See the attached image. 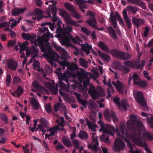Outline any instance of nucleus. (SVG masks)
<instances>
[{
    "instance_id": "obj_1",
    "label": "nucleus",
    "mask_w": 153,
    "mask_h": 153,
    "mask_svg": "<svg viewBox=\"0 0 153 153\" xmlns=\"http://www.w3.org/2000/svg\"><path fill=\"white\" fill-rule=\"evenodd\" d=\"M130 117V119L127 121L126 125L128 128L131 130L132 132L128 133L125 126L123 124L120 126V133L117 129L115 132L118 136L124 139L127 143L128 146L131 149L129 151L131 153H140L136 151L133 152V148L134 145L131 144L127 138L130 139L134 143L140 146H146V143L142 141L141 137V131L145 130V128L142 123L137 119L136 115H131Z\"/></svg>"
},
{
    "instance_id": "obj_2",
    "label": "nucleus",
    "mask_w": 153,
    "mask_h": 153,
    "mask_svg": "<svg viewBox=\"0 0 153 153\" xmlns=\"http://www.w3.org/2000/svg\"><path fill=\"white\" fill-rule=\"evenodd\" d=\"M62 22L61 20H59L57 24L58 26L56 30V32L58 34L57 37L59 39L60 42L63 45H66L67 47L71 46L76 50L78 49L70 43V39L71 40L74 44H77L79 45H82V41L79 37L76 36L74 38L72 37L70 33L72 31V29L70 26H66V28L64 27V25L63 24V27L61 28V24Z\"/></svg>"
},
{
    "instance_id": "obj_3",
    "label": "nucleus",
    "mask_w": 153,
    "mask_h": 153,
    "mask_svg": "<svg viewBox=\"0 0 153 153\" xmlns=\"http://www.w3.org/2000/svg\"><path fill=\"white\" fill-rule=\"evenodd\" d=\"M42 33V36H39L36 39V36L35 35H30L29 33H22V38L25 40H30L32 44L37 45L39 44L41 47V50L42 52H46V49L45 48L43 43L44 42H47L50 39V33L48 28L46 27H44L42 28H40L38 34L41 35Z\"/></svg>"
},
{
    "instance_id": "obj_4",
    "label": "nucleus",
    "mask_w": 153,
    "mask_h": 153,
    "mask_svg": "<svg viewBox=\"0 0 153 153\" xmlns=\"http://www.w3.org/2000/svg\"><path fill=\"white\" fill-rule=\"evenodd\" d=\"M58 76L59 80L58 85L60 88L65 91H69L70 85L68 79L69 76L67 73H64L63 74H59Z\"/></svg>"
},
{
    "instance_id": "obj_5",
    "label": "nucleus",
    "mask_w": 153,
    "mask_h": 153,
    "mask_svg": "<svg viewBox=\"0 0 153 153\" xmlns=\"http://www.w3.org/2000/svg\"><path fill=\"white\" fill-rule=\"evenodd\" d=\"M46 49V52H44L45 53V56L48 59V62L50 63L53 67L56 66L55 64L54 63V61L58 60L60 58V56L55 52L52 51L51 48H48Z\"/></svg>"
},
{
    "instance_id": "obj_6",
    "label": "nucleus",
    "mask_w": 153,
    "mask_h": 153,
    "mask_svg": "<svg viewBox=\"0 0 153 153\" xmlns=\"http://www.w3.org/2000/svg\"><path fill=\"white\" fill-rule=\"evenodd\" d=\"M102 129L103 134L102 136H100V139L101 141L109 143L110 141L108 134L114 135L115 129L113 126L108 125H107V129L102 128Z\"/></svg>"
},
{
    "instance_id": "obj_7",
    "label": "nucleus",
    "mask_w": 153,
    "mask_h": 153,
    "mask_svg": "<svg viewBox=\"0 0 153 153\" xmlns=\"http://www.w3.org/2000/svg\"><path fill=\"white\" fill-rule=\"evenodd\" d=\"M92 141L90 144L88 145V147L94 151L95 153H101V151L98 146L99 143L96 133H92Z\"/></svg>"
},
{
    "instance_id": "obj_8",
    "label": "nucleus",
    "mask_w": 153,
    "mask_h": 153,
    "mask_svg": "<svg viewBox=\"0 0 153 153\" xmlns=\"http://www.w3.org/2000/svg\"><path fill=\"white\" fill-rule=\"evenodd\" d=\"M110 53L112 55L123 60H127L130 59L131 57V56L127 53L122 52L114 49L111 50Z\"/></svg>"
},
{
    "instance_id": "obj_9",
    "label": "nucleus",
    "mask_w": 153,
    "mask_h": 153,
    "mask_svg": "<svg viewBox=\"0 0 153 153\" xmlns=\"http://www.w3.org/2000/svg\"><path fill=\"white\" fill-rule=\"evenodd\" d=\"M76 77H77L79 81L82 82L84 85L87 86L89 85L90 83L89 78L88 76V75L85 74L84 71L82 69L80 71H77L76 75Z\"/></svg>"
},
{
    "instance_id": "obj_10",
    "label": "nucleus",
    "mask_w": 153,
    "mask_h": 153,
    "mask_svg": "<svg viewBox=\"0 0 153 153\" xmlns=\"http://www.w3.org/2000/svg\"><path fill=\"white\" fill-rule=\"evenodd\" d=\"M133 95L137 103L144 107V108L143 109L146 111L148 110L142 93L140 91H137L134 93Z\"/></svg>"
},
{
    "instance_id": "obj_11",
    "label": "nucleus",
    "mask_w": 153,
    "mask_h": 153,
    "mask_svg": "<svg viewBox=\"0 0 153 153\" xmlns=\"http://www.w3.org/2000/svg\"><path fill=\"white\" fill-rule=\"evenodd\" d=\"M64 122L65 120L63 117H60L59 119H57L56 120V122L58 125H55L54 126L48 129L47 131H50L51 135L53 136L57 133V131L59 129V126L62 127L63 126Z\"/></svg>"
},
{
    "instance_id": "obj_12",
    "label": "nucleus",
    "mask_w": 153,
    "mask_h": 153,
    "mask_svg": "<svg viewBox=\"0 0 153 153\" xmlns=\"http://www.w3.org/2000/svg\"><path fill=\"white\" fill-rule=\"evenodd\" d=\"M85 15L86 16L89 15L91 17V19L87 20L86 22L91 27L98 30H103V28H102L101 29L97 28V22L96 20L94 14L91 11H88Z\"/></svg>"
},
{
    "instance_id": "obj_13",
    "label": "nucleus",
    "mask_w": 153,
    "mask_h": 153,
    "mask_svg": "<svg viewBox=\"0 0 153 153\" xmlns=\"http://www.w3.org/2000/svg\"><path fill=\"white\" fill-rule=\"evenodd\" d=\"M38 120L39 121L40 124L37 125L38 127L36 128V131L39 130L43 133L42 134H44L47 128H49V123L47 120L43 118L38 119Z\"/></svg>"
},
{
    "instance_id": "obj_14",
    "label": "nucleus",
    "mask_w": 153,
    "mask_h": 153,
    "mask_svg": "<svg viewBox=\"0 0 153 153\" xmlns=\"http://www.w3.org/2000/svg\"><path fill=\"white\" fill-rule=\"evenodd\" d=\"M56 8L55 4L51 7L50 6L49 8L47 10V14L48 15V17H51V19L53 22L57 20V18L56 16Z\"/></svg>"
},
{
    "instance_id": "obj_15",
    "label": "nucleus",
    "mask_w": 153,
    "mask_h": 153,
    "mask_svg": "<svg viewBox=\"0 0 153 153\" xmlns=\"http://www.w3.org/2000/svg\"><path fill=\"white\" fill-rule=\"evenodd\" d=\"M125 146L124 143L119 138L116 139L114 145L113 147V149L116 152L123 150Z\"/></svg>"
},
{
    "instance_id": "obj_16",
    "label": "nucleus",
    "mask_w": 153,
    "mask_h": 153,
    "mask_svg": "<svg viewBox=\"0 0 153 153\" xmlns=\"http://www.w3.org/2000/svg\"><path fill=\"white\" fill-rule=\"evenodd\" d=\"M146 62L144 60H142L141 62V66L140 64V62H137L134 63V64L131 61H128L124 62V64L126 67H130L131 68H135L136 69H143V66L145 65Z\"/></svg>"
},
{
    "instance_id": "obj_17",
    "label": "nucleus",
    "mask_w": 153,
    "mask_h": 153,
    "mask_svg": "<svg viewBox=\"0 0 153 153\" xmlns=\"http://www.w3.org/2000/svg\"><path fill=\"white\" fill-rule=\"evenodd\" d=\"M115 78L116 81H113L112 83L113 85L115 87L118 91L120 93H122L123 91V88L124 86L123 83L119 81L118 79L119 78V75H118L117 73L115 72Z\"/></svg>"
},
{
    "instance_id": "obj_18",
    "label": "nucleus",
    "mask_w": 153,
    "mask_h": 153,
    "mask_svg": "<svg viewBox=\"0 0 153 153\" xmlns=\"http://www.w3.org/2000/svg\"><path fill=\"white\" fill-rule=\"evenodd\" d=\"M34 44V45L32 46L31 48L30 49L32 55V58L30 60L29 63L32 62H33V60H34L35 57L39 56V49L37 48V45H38L41 48V47L38 44L37 45Z\"/></svg>"
},
{
    "instance_id": "obj_19",
    "label": "nucleus",
    "mask_w": 153,
    "mask_h": 153,
    "mask_svg": "<svg viewBox=\"0 0 153 153\" xmlns=\"http://www.w3.org/2000/svg\"><path fill=\"white\" fill-rule=\"evenodd\" d=\"M62 16L65 19V22L67 24H70L71 25L76 26H80V25L78 24L77 22H75L70 19V16L68 14L67 12L65 11H63L62 12Z\"/></svg>"
},
{
    "instance_id": "obj_20",
    "label": "nucleus",
    "mask_w": 153,
    "mask_h": 153,
    "mask_svg": "<svg viewBox=\"0 0 153 153\" xmlns=\"http://www.w3.org/2000/svg\"><path fill=\"white\" fill-rule=\"evenodd\" d=\"M62 16L65 19V22L67 24H70L71 25L76 26H80V25L78 24L77 22H75L70 19V16L68 14L67 12L65 11H63L62 12Z\"/></svg>"
},
{
    "instance_id": "obj_21",
    "label": "nucleus",
    "mask_w": 153,
    "mask_h": 153,
    "mask_svg": "<svg viewBox=\"0 0 153 153\" xmlns=\"http://www.w3.org/2000/svg\"><path fill=\"white\" fill-rule=\"evenodd\" d=\"M59 64L62 66H68V69L69 70L74 71L77 70L78 68L76 64L74 63H72L69 65V62L66 61H59Z\"/></svg>"
},
{
    "instance_id": "obj_22",
    "label": "nucleus",
    "mask_w": 153,
    "mask_h": 153,
    "mask_svg": "<svg viewBox=\"0 0 153 153\" xmlns=\"http://www.w3.org/2000/svg\"><path fill=\"white\" fill-rule=\"evenodd\" d=\"M32 86L35 88L38 91L41 92L42 94L48 93V91L44 87L41 86L39 83L37 81H34L32 84Z\"/></svg>"
},
{
    "instance_id": "obj_23",
    "label": "nucleus",
    "mask_w": 153,
    "mask_h": 153,
    "mask_svg": "<svg viewBox=\"0 0 153 153\" xmlns=\"http://www.w3.org/2000/svg\"><path fill=\"white\" fill-rule=\"evenodd\" d=\"M90 88L89 89L88 93L91 95V97L96 99L99 96V94L98 92L95 89V87L91 84L89 85Z\"/></svg>"
},
{
    "instance_id": "obj_24",
    "label": "nucleus",
    "mask_w": 153,
    "mask_h": 153,
    "mask_svg": "<svg viewBox=\"0 0 153 153\" xmlns=\"http://www.w3.org/2000/svg\"><path fill=\"white\" fill-rule=\"evenodd\" d=\"M127 1L129 4H137L143 9H146L145 3L141 0H127Z\"/></svg>"
},
{
    "instance_id": "obj_25",
    "label": "nucleus",
    "mask_w": 153,
    "mask_h": 153,
    "mask_svg": "<svg viewBox=\"0 0 153 153\" xmlns=\"http://www.w3.org/2000/svg\"><path fill=\"white\" fill-rule=\"evenodd\" d=\"M132 21L134 26L137 27H139L140 26L142 25L145 22V20L141 18H137L134 17L132 18Z\"/></svg>"
},
{
    "instance_id": "obj_26",
    "label": "nucleus",
    "mask_w": 153,
    "mask_h": 153,
    "mask_svg": "<svg viewBox=\"0 0 153 153\" xmlns=\"http://www.w3.org/2000/svg\"><path fill=\"white\" fill-rule=\"evenodd\" d=\"M7 65L9 68L13 71H15L17 69L18 64L16 61L13 59H10L8 61Z\"/></svg>"
},
{
    "instance_id": "obj_27",
    "label": "nucleus",
    "mask_w": 153,
    "mask_h": 153,
    "mask_svg": "<svg viewBox=\"0 0 153 153\" xmlns=\"http://www.w3.org/2000/svg\"><path fill=\"white\" fill-rule=\"evenodd\" d=\"M56 49L62 56L61 57L60 56V58L61 59L66 61V58L68 57V53L67 51L62 47L59 46L57 47Z\"/></svg>"
},
{
    "instance_id": "obj_28",
    "label": "nucleus",
    "mask_w": 153,
    "mask_h": 153,
    "mask_svg": "<svg viewBox=\"0 0 153 153\" xmlns=\"http://www.w3.org/2000/svg\"><path fill=\"white\" fill-rule=\"evenodd\" d=\"M45 85L47 86L49 90L52 91L54 94H56L58 92V89L57 88L58 84H56V88L53 85H52L50 83L46 82L45 83Z\"/></svg>"
},
{
    "instance_id": "obj_29",
    "label": "nucleus",
    "mask_w": 153,
    "mask_h": 153,
    "mask_svg": "<svg viewBox=\"0 0 153 153\" xmlns=\"http://www.w3.org/2000/svg\"><path fill=\"white\" fill-rule=\"evenodd\" d=\"M123 15L126 25L129 28H130L131 27V20L128 18L126 10H124L123 11Z\"/></svg>"
},
{
    "instance_id": "obj_30",
    "label": "nucleus",
    "mask_w": 153,
    "mask_h": 153,
    "mask_svg": "<svg viewBox=\"0 0 153 153\" xmlns=\"http://www.w3.org/2000/svg\"><path fill=\"white\" fill-rule=\"evenodd\" d=\"M26 9V7H24L22 9L20 8H15L13 10L12 14L14 16H16L23 13Z\"/></svg>"
},
{
    "instance_id": "obj_31",
    "label": "nucleus",
    "mask_w": 153,
    "mask_h": 153,
    "mask_svg": "<svg viewBox=\"0 0 153 153\" xmlns=\"http://www.w3.org/2000/svg\"><path fill=\"white\" fill-rule=\"evenodd\" d=\"M76 2L78 4L79 8L82 10V12H85V10L84 9L87 8V5L80 0H76Z\"/></svg>"
},
{
    "instance_id": "obj_32",
    "label": "nucleus",
    "mask_w": 153,
    "mask_h": 153,
    "mask_svg": "<svg viewBox=\"0 0 153 153\" xmlns=\"http://www.w3.org/2000/svg\"><path fill=\"white\" fill-rule=\"evenodd\" d=\"M98 45L99 47L103 51L106 52H110L111 50H109V49L108 46L104 42L101 41L99 42Z\"/></svg>"
},
{
    "instance_id": "obj_33",
    "label": "nucleus",
    "mask_w": 153,
    "mask_h": 153,
    "mask_svg": "<svg viewBox=\"0 0 153 153\" xmlns=\"http://www.w3.org/2000/svg\"><path fill=\"white\" fill-rule=\"evenodd\" d=\"M98 52L100 56L104 60L108 62L110 60V57L107 54L102 53L100 50L98 51Z\"/></svg>"
},
{
    "instance_id": "obj_34",
    "label": "nucleus",
    "mask_w": 153,
    "mask_h": 153,
    "mask_svg": "<svg viewBox=\"0 0 153 153\" xmlns=\"http://www.w3.org/2000/svg\"><path fill=\"white\" fill-rule=\"evenodd\" d=\"M85 120L88 128L93 131H95L96 127V125L91 123L87 118H85Z\"/></svg>"
},
{
    "instance_id": "obj_35",
    "label": "nucleus",
    "mask_w": 153,
    "mask_h": 153,
    "mask_svg": "<svg viewBox=\"0 0 153 153\" xmlns=\"http://www.w3.org/2000/svg\"><path fill=\"white\" fill-rule=\"evenodd\" d=\"M114 113L111 111H109L108 109H107L105 110L104 115L108 120L110 121H111V115Z\"/></svg>"
},
{
    "instance_id": "obj_36",
    "label": "nucleus",
    "mask_w": 153,
    "mask_h": 153,
    "mask_svg": "<svg viewBox=\"0 0 153 153\" xmlns=\"http://www.w3.org/2000/svg\"><path fill=\"white\" fill-rule=\"evenodd\" d=\"M109 31V34L110 36L113 39H117V36L113 29L111 26H108L107 28Z\"/></svg>"
},
{
    "instance_id": "obj_37",
    "label": "nucleus",
    "mask_w": 153,
    "mask_h": 153,
    "mask_svg": "<svg viewBox=\"0 0 153 153\" xmlns=\"http://www.w3.org/2000/svg\"><path fill=\"white\" fill-rule=\"evenodd\" d=\"M109 21L110 23H112L114 28H116L118 27L117 22L114 17L113 14L112 13H111L110 15Z\"/></svg>"
},
{
    "instance_id": "obj_38",
    "label": "nucleus",
    "mask_w": 153,
    "mask_h": 153,
    "mask_svg": "<svg viewBox=\"0 0 153 153\" xmlns=\"http://www.w3.org/2000/svg\"><path fill=\"white\" fill-rule=\"evenodd\" d=\"M113 16L114 17L116 20V19L119 20V24L120 25H122L123 26H124V23L118 13L117 12H115L113 14Z\"/></svg>"
},
{
    "instance_id": "obj_39",
    "label": "nucleus",
    "mask_w": 153,
    "mask_h": 153,
    "mask_svg": "<svg viewBox=\"0 0 153 153\" xmlns=\"http://www.w3.org/2000/svg\"><path fill=\"white\" fill-rule=\"evenodd\" d=\"M62 141L64 144L68 147H70L71 146V143L69 139L66 137L62 138Z\"/></svg>"
},
{
    "instance_id": "obj_40",
    "label": "nucleus",
    "mask_w": 153,
    "mask_h": 153,
    "mask_svg": "<svg viewBox=\"0 0 153 153\" xmlns=\"http://www.w3.org/2000/svg\"><path fill=\"white\" fill-rule=\"evenodd\" d=\"M83 46L82 47V50L84 51L86 54H89L90 53V50L92 48L91 45H89L88 44L82 45Z\"/></svg>"
},
{
    "instance_id": "obj_41",
    "label": "nucleus",
    "mask_w": 153,
    "mask_h": 153,
    "mask_svg": "<svg viewBox=\"0 0 153 153\" xmlns=\"http://www.w3.org/2000/svg\"><path fill=\"white\" fill-rule=\"evenodd\" d=\"M143 137L146 139L150 140H153V134L149 132L146 131L143 133Z\"/></svg>"
},
{
    "instance_id": "obj_42",
    "label": "nucleus",
    "mask_w": 153,
    "mask_h": 153,
    "mask_svg": "<svg viewBox=\"0 0 153 153\" xmlns=\"http://www.w3.org/2000/svg\"><path fill=\"white\" fill-rule=\"evenodd\" d=\"M29 43L27 41H26L24 43L22 44L19 43V45L21 49L24 51L27 50L29 49V47L27 46L29 44Z\"/></svg>"
},
{
    "instance_id": "obj_43",
    "label": "nucleus",
    "mask_w": 153,
    "mask_h": 153,
    "mask_svg": "<svg viewBox=\"0 0 153 153\" xmlns=\"http://www.w3.org/2000/svg\"><path fill=\"white\" fill-rule=\"evenodd\" d=\"M133 77L134 83L138 85L141 80L139 78L138 76L136 74L134 73Z\"/></svg>"
},
{
    "instance_id": "obj_44",
    "label": "nucleus",
    "mask_w": 153,
    "mask_h": 153,
    "mask_svg": "<svg viewBox=\"0 0 153 153\" xmlns=\"http://www.w3.org/2000/svg\"><path fill=\"white\" fill-rule=\"evenodd\" d=\"M82 139H86L88 137V134L87 133L83 131H81L78 135Z\"/></svg>"
},
{
    "instance_id": "obj_45",
    "label": "nucleus",
    "mask_w": 153,
    "mask_h": 153,
    "mask_svg": "<svg viewBox=\"0 0 153 153\" xmlns=\"http://www.w3.org/2000/svg\"><path fill=\"white\" fill-rule=\"evenodd\" d=\"M79 64L82 66L86 68L88 67V62L84 59L82 58H79Z\"/></svg>"
},
{
    "instance_id": "obj_46",
    "label": "nucleus",
    "mask_w": 153,
    "mask_h": 153,
    "mask_svg": "<svg viewBox=\"0 0 153 153\" xmlns=\"http://www.w3.org/2000/svg\"><path fill=\"white\" fill-rule=\"evenodd\" d=\"M127 9L128 10L132 12L133 14H135L138 11L137 7L131 5L128 6Z\"/></svg>"
},
{
    "instance_id": "obj_47",
    "label": "nucleus",
    "mask_w": 153,
    "mask_h": 153,
    "mask_svg": "<svg viewBox=\"0 0 153 153\" xmlns=\"http://www.w3.org/2000/svg\"><path fill=\"white\" fill-rule=\"evenodd\" d=\"M64 6L67 10L71 11L74 10L75 9V8L73 5L68 3H65L64 4Z\"/></svg>"
},
{
    "instance_id": "obj_48",
    "label": "nucleus",
    "mask_w": 153,
    "mask_h": 153,
    "mask_svg": "<svg viewBox=\"0 0 153 153\" xmlns=\"http://www.w3.org/2000/svg\"><path fill=\"white\" fill-rule=\"evenodd\" d=\"M31 103L33 106V108L34 109H38L39 108V105L38 103L35 100H32Z\"/></svg>"
},
{
    "instance_id": "obj_49",
    "label": "nucleus",
    "mask_w": 153,
    "mask_h": 153,
    "mask_svg": "<svg viewBox=\"0 0 153 153\" xmlns=\"http://www.w3.org/2000/svg\"><path fill=\"white\" fill-rule=\"evenodd\" d=\"M15 92L17 94L18 97H19L22 94L23 90L21 86L19 85L18 86L17 89L15 91Z\"/></svg>"
},
{
    "instance_id": "obj_50",
    "label": "nucleus",
    "mask_w": 153,
    "mask_h": 153,
    "mask_svg": "<svg viewBox=\"0 0 153 153\" xmlns=\"http://www.w3.org/2000/svg\"><path fill=\"white\" fill-rule=\"evenodd\" d=\"M33 61L34 62L33 64V67L34 68L37 70H39L40 63L39 61L36 60L34 59V60H33Z\"/></svg>"
},
{
    "instance_id": "obj_51",
    "label": "nucleus",
    "mask_w": 153,
    "mask_h": 153,
    "mask_svg": "<svg viewBox=\"0 0 153 153\" xmlns=\"http://www.w3.org/2000/svg\"><path fill=\"white\" fill-rule=\"evenodd\" d=\"M97 105L94 102H90L89 104V108L90 109L91 111L92 112L95 109Z\"/></svg>"
},
{
    "instance_id": "obj_52",
    "label": "nucleus",
    "mask_w": 153,
    "mask_h": 153,
    "mask_svg": "<svg viewBox=\"0 0 153 153\" xmlns=\"http://www.w3.org/2000/svg\"><path fill=\"white\" fill-rule=\"evenodd\" d=\"M146 120L150 127L153 128V117L147 118Z\"/></svg>"
},
{
    "instance_id": "obj_53",
    "label": "nucleus",
    "mask_w": 153,
    "mask_h": 153,
    "mask_svg": "<svg viewBox=\"0 0 153 153\" xmlns=\"http://www.w3.org/2000/svg\"><path fill=\"white\" fill-rule=\"evenodd\" d=\"M45 109L48 113H50L52 110L51 104L48 103L45 104Z\"/></svg>"
},
{
    "instance_id": "obj_54",
    "label": "nucleus",
    "mask_w": 153,
    "mask_h": 153,
    "mask_svg": "<svg viewBox=\"0 0 153 153\" xmlns=\"http://www.w3.org/2000/svg\"><path fill=\"white\" fill-rule=\"evenodd\" d=\"M72 144L74 145V147L77 149L79 148V143L78 140L76 139H74L72 140Z\"/></svg>"
},
{
    "instance_id": "obj_55",
    "label": "nucleus",
    "mask_w": 153,
    "mask_h": 153,
    "mask_svg": "<svg viewBox=\"0 0 153 153\" xmlns=\"http://www.w3.org/2000/svg\"><path fill=\"white\" fill-rule=\"evenodd\" d=\"M71 12L72 15L74 17L77 19H79L80 18V16L79 14L76 11L75 9Z\"/></svg>"
},
{
    "instance_id": "obj_56",
    "label": "nucleus",
    "mask_w": 153,
    "mask_h": 153,
    "mask_svg": "<svg viewBox=\"0 0 153 153\" xmlns=\"http://www.w3.org/2000/svg\"><path fill=\"white\" fill-rule=\"evenodd\" d=\"M0 118L3 120L6 123H8V118L7 116L4 114H1L0 115Z\"/></svg>"
},
{
    "instance_id": "obj_57",
    "label": "nucleus",
    "mask_w": 153,
    "mask_h": 153,
    "mask_svg": "<svg viewBox=\"0 0 153 153\" xmlns=\"http://www.w3.org/2000/svg\"><path fill=\"white\" fill-rule=\"evenodd\" d=\"M107 91L108 92V95L107 97L108 98L111 96L110 94V93H113L114 92V90L113 88L111 85H110L109 86V88L107 89Z\"/></svg>"
},
{
    "instance_id": "obj_58",
    "label": "nucleus",
    "mask_w": 153,
    "mask_h": 153,
    "mask_svg": "<svg viewBox=\"0 0 153 153\" xmlns=\"http://www.w3.org/2000/svg\"><path fill=\"white\" fill-rule=\"evenodd\" d=\"M42 11L41 10L38 9L35 10V14L36 15L43 16H42Z\"/></svg>"
},
{
    "instance_id": "obj_59",
    "label": "nucleus",
    "mask_w": 153,
    "mask_h": 153,
    "mask_svg": "<svg viewBox=\"0 0 153 153\" xmlns=\"http://www.w3.org/2000/svg\"><path fill=\"white\" fill-rule=\"evenodd\" d=\"M10 21H12V22L11 23L10 27L12 29L14 28L15 26H16L17 24L19 23V21H17L16 20L14 19H11L10 20Z\"/></svg>"
},
{
    "instance_id": "obj_60",
    "label": "nucleus",
    "mask_w": 153,
    "mask_h": 153,
    "mask_svg": "<svg viewBox=\"0 0 153 153\" xmlns=\"http://www.w3.org/2000/svg\"><path fill=\"white\" fill-rule=\"evenodd\" d=\"M13 82L14 84H17L21 82V79L19 77L15 76L13 78Z\"/></svg>"
},
{
    "instance_id": "obj_61",
    "label": "nucleus",
    "mask_w": 153,
    "mask_h": 153,
    "mask_svg": "<svg viewBox=\"0 0 153 153\" xmlns=\"http://www.w3.org/2000/svg\"><path fill=\"white\" fill-rule=\"evenodd\" d=\"M81 29L82 31L87 36L90 35L91 33L87 28L85 27H82Z\"/></svg>"
},
{
    "instance_id": "obj_62",
    "label": "nucleus",
    "mask_w": 153,
    "mask_h": 153,
    "mask_svg": "<svg viewBox=\"0 0 153 153\" xmlns=\"http://www.w3.org/2000/svg\"><path fill=\"white\" fill-rule=\"evenodd\" d=\"M127 106V102L126 100H123L122 101L120 104V107L121 106L124 109H126Z\"/></svg>"
},
{
    "instance_id": "obj_63",
    "label": "nucleus",
    "mask_w": 153,
    "mask_h": 153,
    "mask_svg": "<svg viewBox=\"0 0 153 153\" xmlns=\"http://www.w3.org/2000/svg\"><path fill=\"white\" fill-rule=\"evenodd\" d=\"M120 70L124 72L125 74H126L128 72L130 71V69L127 67H125L122 66L120 68Z\"/></svg>"
},
{
    "instance_id": "obj_64",
    "label": "nucleus",
    "mask_w": 153,
    "mask_h": 153,
    "mask_svg": "<svg viewBox=\"0 0 153 153\" xmlns=\"http://www.w3.org/2000/svg\"><path fill=\"white\" fill-rule=\"evenodd\" d=\"M78 102L82 104L85 108H86V105L87 103L86 100H82L81 99H79Z\"/></svg>"
}]
</instances>
